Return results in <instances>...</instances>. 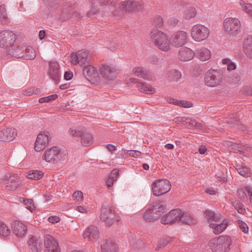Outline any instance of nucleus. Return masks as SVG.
<instances>
[{"instance_id":"f257e3e1","label":"nucleus","mask_w":252,"mask_h":252,"mask_svg":"<svg viewBox=\"0 0 252 252\" xmlns=\"http://www.w3.org/2000/svg\"><path fill=\"white\" fill-rule=\"evenodd\" d=\"M165 206L161 201L149 204L142 210L143 217L147 221H154L160 218L165 211Z\"/></svg>"},{"instance_id":"f03ea898","label":"nucleus","mask_w":252,"mask_h":252,"mask_svg":"<svg viewBox=\"0 0 252 252\" xmlns=\"http://www.w3.org/2000/svg\"><path fill=\"white\" fill-rule=\"evenodd\" d=\"M232 239L228 236H220L211 240L209 243L212 252H228L232 244Z\"/></svg>"},{"instance_id":"7ed1b4c3","label":"nucleus","mask_w":252,"mask_h":252,"mask_svg":"<svg viewBox=\"0 0 252 252\" xmlns=\"http://www.w3.org/2000/svg\"><path fill=\"white\" fill-rule=\"evenodd\" d=\"M150 38L152 42L159 50L167 52L170 49V41L165 33L155 29L150 32Z\"/></svg>"},{"instance_id":"20e7f679","label":"nucleus","mask_w":252,"mask_h":252,"mask_svg":"<svg viewBox=\"0 0 252 252\" xmlns=\"http://www.w3.org/2000/svg\"><path fill=\"white\" fill-rule=\"evenodd\" d=\"M24 50H26L25 46L16 40L9 47L7 52L8 54L16 58H30L33 57L34 54L32 49L29 51L31 54L26 56L23 55Z\"/></svg>"},{"instance_id":"39448f33","label":"nucleus","mask_w":252,"mask_h":252,"mask_svg":"<svg viewBox=\"0 0 252 252\" xmlns=\"http://www.w3.org/2000/svg\"><path fill=\"white\" fill-rule=\"evenodd\" d=\"M153 194L156 196L161 195L168 192L171 188L170 182L166 179L156 180L152 184Z\"/></svg>"},{"instance_id":"423d86ee","label":"nucleus","mask_w":252,"mask_h":252,"mask_svg":"<svg viewBox=\"0 0 252 252\" xmlns=\"http://www.w3.org/2000/svg\"><path fill=\"white\" fill-rule=\"evenodd\" d=\"M223 26L228 35L235 36L240 32L241 25L240 21L237 18H227L224 21Z\"/></svg>"},{"instance_id":"0eeeda50","label":"nucleus","mask_w":252,"mask_h":252,"mask_svg":"<svg viewBox=\"0 0 252 252\" xmlns=\"http://www.w3.org/2000/svg\"><path fill=\"white\" fill-rule=\"evenodd\" d=\"M190 33L195 41L200 42L208 37L210 31L207 27L203 25L196 24L191 28Z\"/></svg>"},{"instance_id":"6e6552de","label":"nucleus","mask_w":252,"mask_h":252,"mask_svg":"<svg viewBox=\"0 0 252 252\" xmlns=\"http://www.w3.org/2000/svg\"><path fill=\"white\" fill-rule=\"evenodd\" d=\"M222 75L220 71L214 69L209 70L205 75V84L211 87H215L220 84Z\"/></svg>"},{"instance_id":"1a4fd4ad","label":"nucleus","mask_w":252,"mask_h":252,"mask_svg":"<svg viewBox=\"0 0 252 252\" xmlns=\"http://www.w3.org/2000/svg\"><path fill=\"white\" fill-rule=\"evenodd\" d=\"M116 217L114 208L108 205H103L100 210V220L105 222L106 225L111 226L113 222V219Z\"/></svg>"},{"instance_id":"9d476101","label":"nucleus","mask_w":252,"mask_h":252,"mask_svg":"<svg viewBox=\"0 0 252 252\" xmlns=\"http://www.w3.org/2000/svg\"><path fill=\"white\" fill-rule=\"evenodd\" d=\"M83 74L92 84H98L100 82V74L93 65H86L83 69Z\"/></svg>"},{"instance_id":"9b49d317","label":"nucleus","mask_w":252,"mask_h":252,"mask_svg":"<svg viewBox=\"0 0 252 252\" xmlns=\"http://www.w3.org/2000/svg\"><path fill=\"white\" fill-rule=\"evenodd\" d=\"M144 3L141 0H127L121 2L119 7L126 11H139L143 8Z\"/></svg>"},{"instance_id":"f8f14e48","label":"nucleus","mask_w":252,"mask_h":252,"mask_svg":"<svg viewBox=\"0 0 252 252\" xmlns=\"http://www.w3.org/2000/svg\"><path fill=\"white\" fill-rule=\"evenodd\" d=\"M16 40V35L13 32L4 30L0 33V46L9 48Z\"/></svg>"},{"instance_id":"ddd939ff","label":"nucleus","mask_w":252,"mask_h":252,"mask_svg":"<svg viewBox=\"0 0 252 252\" xmlns=\"http://www.w3.org/2000/svg\"><path fill=\"white\" fill-rule=\"evenodd\" d=\"M71 63L74 64H79L84 65L89 62L90 56L88 51L79 50L77 53H73L70 56Z\"/></svg>"},{"instance_id":"4468645a","label":"nucleus","mask_w":252,"mask_h":252,"mask_svg":"<svg viewBox=\"0 0 252 252\" xmlns=\"http://www.w3.org/2000/svg\"><path fill=\"white\" fill-rule=\"evenodd\" d=\"M69 132L74 136L81 137V144L84 146H89L93 142V136L88 132L70 128Z\"/></svg>"},{"instance_id":"2eb2a0df","label":"nucleus","mask_w":252,"mask_h":252,"mask_svg":"<svg viewBox=\"0 0 252 252\" xmlns=\"http://www.w3.org/2000/svg\"><path fill=\"white\" fill-rule=\"evenodd\" d=\"M99 72L102 77L107 80H112L116 78L120 71L115 67L103 64L100 67Z\"/></svg>"},{"instance_id":"dca6fc26","label":"nucleus","mask_w":252,"mask_h":252,"mask_svg":"<svg viewBox=\"0 0 252 252\" xmlns=\"http://www.w3.org/2000/svg\"><path fill=\"white\" fill-rule=\"evenodd\" d=\"M67 156V150L58 146H53L47 149L44 154V158H64Z\"/></svg>"},{"instance_id":"f3484780","label":"nucleus","mask_w":252,"mask_h":252,"mask_svg":"<svg viewBox=\"0 0 252 252\" xmlns=\"http://www.w3.org/2000/svg\"><path fill=\"white\" fill-rule=\"evenodd\" d=\"M11 228L14 234L17 237H24L27 233V225L19 220H15L11 223Z\"/></svg>"},{"instance_id":"a211bd4d","label":"nucleus","mask_w":252,"mask_h":252,"mask_svg":"<svg viewBox=\"0 0 252 252\" xmlns=\"http://www.w3.org/2000/svg\"><path fill=\"white\" fill-rule=\"evenodd\" d=\"M187 33L184 31H178L174 33L170 37V43L175 47L183 45L187 41Z\"/></svg>"},{"instance_id":"6ab92c4d","label":"nucleus","mask_w":252,"mask_h":252,"mask_svg":"<svg viewBox=\"0 0 252 252\" xmlns=\"http://www.w3.org/2000/svg\"><path fill=\"white\" fill-rule=\"evenodd\" d=\"M44 241L45 252H61L58 243L51 235L45 236Z\"/></svg>"},{"instance_id":"aec40b11","label":"nucleus","mask_w":252,"mask_h":252,"mask_svg":"<svg viewBox=\"0 0 252 252\" xmlns=\"http://www.w3.org/2000/svg\"><path fill=\"white\" fill-rule=\"evenodd\" d=\"M84 239L91 242H95L99 237V232L97 227L94 225L89 226L84 232Z\"/></svg>"},{"instance_id":"412c9836","label":"nucleus","mask_w":252,"mask_h":252,"mask_svg":"<svg viewBox=\"0 0 252 252\" xmlns=\"http://www.w3.org/2000/svg\"><path fill=\"white\" fill-rule=\"evenodd\" d=\"M180 215V210L175 209L171 210L167 214L161 218V222L164 224L175 222L179 220Z\"/></svg>"},{"instance_id":"4be33fe9","label":"nucleus","mask_w":252,"mask_h":252,"mask_svg":"<svg viewBox=\"0 0 252 252\" xmlns=\"http://www.w3.org/2000/svg\"><path fill=\"white\" fill-rule=\"evenodd\" d=\"M17 135V131L13 128H4L0 130V141L10 142Z\"/></svg>"},{"instance_id":"5701e85b","label":"nucleus","mask_w":252,"mask_h":252,"mask_svg":"<svg viewBox=\"0 0 252 252\" xmlns=\"http://www.w3.org/2000/svg\"><path fill=\"white\" fill-rule=\"evenodd\" d=\"M226 146L229 148L228 150L230 152H243L244 154L245 153V151L247 152H249L250 153L249 155L247 156V155H244L245 157H252V148L246 146L245 145H242L241 146H239L238 144L234 143L232 142L227 141L225 143Z\"/></svg>"},{"instance_id":"b1692460","label":"nucleus","mask_w":252,"mask_h":252,"mask_svg":"<svg viewBox=\"0 0 252 252\" xmlns=\"http://www.w3.org/2000/svg\"><path fill=\"white\" fill-rule=\"evenodd\" d=\"M28 244L32 251L34 252H39L42 249V240L39 237L30 236L28 241Z\"/></svg>"},{"instance_id":"393cba45","label":"nucleus","mask_w":252,"mask_h":252,"mask_svg":"<svg viewBox=\"0 0 252 252\" xmlns=\"http://www.w3.org/2000/svg\"><path fill=\"white\" fill-rule=\"evenodd\" d=\"M228 226V220L223 219L221 221L220 218V221L218 222H210L209 226L212 229L213 232L216 234H220L222 233Z\"/></svg>"},{"instance_id":"a878e982","label":"nucleus","mask_w":252,"mask_h":252,"mask_svg":"<svg viewBox=\"0 0 252 252\" xmlns=\"http://www.w3.org/2000/svg\"><path fill=\"white\" fill-rule=\"evenodd\" d=\"M247 193L248 194L250 203L252 205V188L249 185L244 187L243 189H239L237 190V194L243 202L248 200Z\"/></svg>"},{"instance_id":"bb28decb","label":"nucleus","mask_w":252,"mask_h":252,"mask_svg":"<svg viewBox=\"0 0 252 252\" xmlns=\"http://www.w3.org/2000/svg\"><path fill=\"white\" fill-rule=\"evenodd\" d=\"M195 53L190 48L184 47L180 49L178 58L181 61L186 62L192 59Z\"/></svg>"},{"instance_id":"cd10ccee","label":"nucleus","mask_w":252,"mask_h":252,"mask_svg":"<svg viewBox=\"0 0 252 252\" xmlns=\"http://www.w3.org/2000/svg\"><path fill=\"white\" fill-rule=\"evenodd\" d=\"M49 73L51 78L58 81L60 77L59 65L57 62H51L49 63Z\"/></svg>"},{"instance_id":"c85d7f7f","label":"nucleus","mask_w":252,"mask_h":252,"mask_svg":"<svg viewBox=\"0 0 252 252\" xmlns=\"http://www.w3.org/2000/svg\"><path fill=\"white\" fill-rule=\"evenodd\" d=\"M243 49L246 56L249 58H252V36H248L244 39Z\"/></svg>"},{"instance_id":"c756f323","label":"nucleus","mask_w":252,"mask_h":252,"mask_svg":"<svg viewBox=\"0 0 252 252\" xmlns=\"http://www.w3.org/2000/svg\"><path fill=\"white\" fill-rule=\"evenodd\" d=\"M195 55L202 61L209 60L211 57L210 51L208 49L204 47H201L197 49L195 52Z\"/></svg>"},{"instance_id":"7c9ffc66","label":"nucleus","mask_w":252,"mask_h":252,"mask_svg":"<svg viewBox=\"0 0 252 252\" xmlns=\"http://www.w3.org/2000/svg\"><path fill=\"white\" fill-rule=\"evenodd\" d=\"M132 72L135 76L141 77L145 80H148L151 78L150 73L142 67H135L133 69Z\"/></svg>"},{"instance_id":"2f4dec72","label":"nucleus","mask_w":252,"mask_h":252,"mask_svg":"<svg viewBox=\"0 0 252 252\" xmlns=\"http://www.w3.org/2000/svg\"><path fill=\"white\" fill-rule=\"evenodd\" d=\"M182 76L181 73L176 69H171L167 71L166 77L170 82H177Z\"/></svg>"},{"instance_id":"473e14b6","label":"nucleus","mask_w":252,"mask_h":252,"mask_svg":"<svg viewBox=\"0 0 252 252\" xmlns=\"http://www.w3.org/2000/svg\"><path fill=\"white\" fill-rule=\"evenodd\" d=\"M179 220L188 224H194L196 222V220L189 213H183L181 210Z\"/></svg>"},{"instance_id":"72a5a7b5","label":"nucleus","mask_w":252,"mask_h":252,"mask_svg":"<svg viewBox=\"0 0 252 252\" xmlns=\"http://www.w3.org/2000/svg\"><path fill=\"white\" fill-rule=\"evenodd\" d=\"M205 214L209 224H210V222H218L220 221V215L215 214L213 212L210 210L206 211Z\"/></svg>"},{"instance_id":"f704fd0d","label":"nucleus","mask_w":252,"mask_h":252,"mask_svg":"<svg viewBox=\"0 0 252 252\" xmlns=\"http://www.w3.org/2000/svg\"><path fill=\"white\" fill-rule=\"evenodd\" d=\"M102 252H115V246L109 240H107L101 245Z\"/></svg>"},{"instance_id":"c9c22d12","label":"nucleus","mask_w":252,"mask_h":252,"mask_svg":"<svg viewBox=\"0 0 252 252\" xmlns=\"http://www.w3.org/2000/svg\"><path fill=\"white\" fill-rule=\"evenodd\" d=\"M36 141L47 146L49 141V133L47 131L41 132L37 135Z\"/></svg>"},{"instance_id":"e433bc0d","label":"nucleus","mask_w":252,"mask_h":252,"mask_svg":"<svg viewBox=\"0 0 252 252\" xmlns=\"http://www.w3.org/2000/svg\"><path fill=\"white\" fill-rule=\"evenodd\" d=\"M44 173L41 171L37 170H32L29 171L27 175V177L32 180H39L43 176Z\"/></svg>"},{"instance_id":"4c0bfd02","label":"nucleus","mask_w":252,"mask_h":252,"mask_svg":"<svg viewBox=\"0 0 252 252\" xmlns=\"http://www.w3.org/2000/svg\"><path fill=\"white\" fill-rule=\"evenodd\" d=\"M7 19L5 6L4 4L0 6V24H5Z\"/></svg>"},{"instance_id":"58836bf2","label":"nucleus","mask_w":252,"mask_h":252,"mask_svg":"<svg viewBox=\"0 0 252 252\" xmlns=\"http://www.w3.org/2000/svg\"><path fill=\"white\" fill-rule=\"evenodd\" d=\"M137 88L140 92H143L144 93L151 94L155 92L154 89H153L141 82H140V83L138 84Z\"/></svg>"},{"instance_id":"ea45409f","label":"nucleus","mask_w":252,"mask_h":252,"mask_svg":"<svg viewBox=\"0 0 252 252\" xmlns=\"http://www.w3.org/2000/svg\"><path fill=\"white\" fill-rule=\"evenodd\" d=\"M196 11L194 7H191L187 9L184 13V18L185 19L189 20L195 16Z\"/></svg>"},{"instance_id":"a19ab883","label":"nucleus","mask_w":252,"mask_h":252,"mask_svg":"<svg viewBox=\"0 0 252 252\" xmlns=\"http://www.w3.org/2000/svg\"><path fill=\"white\" fill-rule=\"evenodd\" d=\"M172 240L171 238L165 237L161 238L158 241L156 250L158 251L160 249L165 247Z\"/></svg>"},{"instance_id":"79ce46f5","label":"nucleus","mask_w":252,"mask_h":252,"mask_svg":"<svg viewBox=\"0 0 252 252\" xmlns=\"http://www.w3.org/2000/svg\"><path fill=\"white\" fill-rule=\"evenodd\" d=\"M123 157H131V158H136L141 156V153L136 150H126L122 154Z\"/></svg>"},{"instance_id":"37998d69","label":"nucleus","mask_w":252,"mask_h":252,"mask_svg":"<svg viewBox=\"0 0 252 252\" xmlns=\"http://www.w3.org/2000/svg\"><path fill=\"white\" fill-rule=\"evenodd\" d=\"M10 233V230L3 222L0 221V235L4 237L8 236Z\"/></svg>"},{"instance_id":"c03bdc74","label":"nucleus","mask_w":252,"mask_h":252,"mask_svg":"<svg viewBox=\"0 0 252 252\" xmlns=\"http://www.w3.org/2000/svg\"><path fill=\"white\" fill-rule=\"evenodd\" d=\"M79 16L78 13L74 11L69 10L68 12L67 15L65 16V13L63 11L62 12L61 18L63 19V20H65L66 19L69 18H76Z\"/></svg>"},{"instance_id":"a18cd8bd","label":"nucleus","mask_w":252,"mask_h":252,"mask_svg":"<svg viewBox=\"0 0 252 252\" xmlns=\"http://www.w3.org/2000/svg\"><path fill=\"white\" fill-rule=\"evenodd\" d=\"M239 3L243 10L249 14H251V13L252 12V4L245 3V2L242 0L240 1Z\"/></svg>"},{"instance_id":"49530a36","label":"nucleus","mask_w":252,"mask_h":252,"mask_svg":"<svg viewBox=\"0 0 252 252\" xmlns=\"http://www.w3.org/2000/svg\"><path fill=\"white\" fill-rule=\"evenodd\" d=\"M40 93V91L39 89L32 87L27 89L24 92V94L25 95L30 96L33 94H38Z\"/></svg>"},{"instance_id":"de8ad7c7","label":"nucleus","mask_w":252,"mask_h":252,"mask_svg":"<svg viewBox=\"0 0 252 252\" xmlns=\"http://www.w3.org/2000/svg\"><path fill=\"white\" fill-rule=\"evenodd\" d=\"M153 24L157 28L162 27L163 25V19L161 17L157 16L154 17L153 21Z\"/></svg>"},{"instance_id":"09e8293b","label":"nucleus","mask_w":252,"mask_h":252,"mask_svg":"<svg viewBox=\"0 0 252 252\" xmlns=\"http://www.w3.org/2000/svg\"><path fill=\"white\" fill-rule=\"evenodd\" d=\"M238 225L240 229L245 233H248L249 227L247 224L241 220H238Z\"/></svg>"},{"instance_id":"8fccbe9b","label":"nucleus","mask_w":252,"mask_h":252,"mask_svg":"<svg viewBox=\"0 0 252 252\" xmlns=\"http://www.w3.org/2000/svg\"><path fill=\"white\" fill-rule=\"evenodd\" d=\"M240 119L237 116H235V115H233L232 116L226 118L225 122L230 125H237V123H238Z\"/></svg>"},{"instance_id":"3c124183","label":"nucleus","mask_w":252,"mask_h":252,"mask_svg":"<svg viewBox=\"0 0 252 252\" xmlns=\"http://www.w3.org/2000/svg\"><path fill=\"white\" fill-rule=\"evenodd\" d=\"M58 161V160H56V158H42L41 166H46L48 163L50 164H55Z\"/></svg>"},{"instance_id":"603ef678","label":"nucleus","mask_w":252,"mask_h":252,"mask_svg":"<svg viewBox=\"0 0 252 252\" xmlns=\"http://www.w3.org/2000/svg\"><path fill=\"white\" fill-rule=\"evenodd\" d=\"M25 48H26V50H24V52H23L24 55H25V56L26 55H30L31 54V53L29 52V51L31 50V49L32 50V51L34 53L33 54L34 55L32 58H24V59H26V60H32V59H33L34 58H35V57H36V53H35V51H34L33 48H32V47L26 46H25Z\"/></svg>"},{"instance_id":"864d4df0","label":"nucleus","mask_w":252,"mask_h":252,"mask_svg":"<svg viewBox=\"0 0 252 252\" xmlns=\"http://www.w3.org/2000/svg\"><path fill=\"white\" fill-rule=\"evenodd\" d=\"M22 200H23V203L26 205H27L29 202L31 206H29L28 210L31 212H32L35 209V206L34 205L33 201L32 199H26L24 198H22Z\"/></svg>"},{"instance_id":"5fc2aeb1","label":"nucleus","mask_w":252,"mask_h":252,"mask_svg":"<svg viewBox=\"0 0 252 252\" xmlns=\"http://www.w3.org/2000/svg\"><path fill=\"white\" fill-rule=\"evenodd\" d=\"M238 173L243 177H249L251 174V173L248 172L247 168L244 167H239L237 169Z\"/></svg>"},{"instance_id":"6e6d98bb","label":"nucleus","mask_w":252,"mask_h":252,"mask_svg":"<svg viewBox=\"0 0 252 252\" xmlns=\"http://www.w3.org/2000/svg\"><path fill=\"white\" fill-rule=\"evenodd\" d=\"M72 196L77 201H81L83 198V193L81 191H77L73 193Z\"/></svg>"},{"instance_id":"4d7b16f0","label":"nucleus","mask_w":252,"mask_h":252,"mask_svg":"<svg viewBox=\"0 0 252 252\" xmlns=\"http://www.w3.org/2000/svg\"><path fill=\"white\" fill-rule=\"evenodd\" d=\"M112 180L116 181L119 177V171L114 169L108 176Z\"/></svg>"},{"instance_id":"13d9d810","label":"nucleus","mask_w":252,"mask_h":252,"mask_svg":"<svg viewBox=\"0 0 252 252\" xmlns=\"http://www.w3.org/2000/svg\"><path fill=\"white\" fill-rule=\"evenodd\" d=\"M178 106L183 107L184 108H189L193 106L192 103L188 101L179 100Z\"/></svg>"},{"instance_id":"bf43d9fd","label":"nucleus","mask_w":252,"mask_h":252,"mask_svg":"<svg viewBox=\"0 0 252 252\" xmlns=\"http://www.w3.org/2000/svg\"><path fill=\"white\" fill-rule=\"evenodd\" d=\"M34 145V149L37 152H40L44 149L46 146L43 145L42 143H40L38 141H35Z\"/></svg>"},{"instance_id":"052dcab7","label":"nucleus","mask_w":252,"mask_h":252,"mask_svg":"<svg viewBox=\"0 0 252 252\" xmlns=\"http://www.w3.org/2000/svg\"><path fill=\"white\" fill-rule=\"evenodd\" d=\"M18 177V176L17 174L9 173L6 175V178L7 179V181H14L16 180Z\"/></svg>"},{"instance_id":"680f3d73","label":"nucleus","mask_w":252,"mask_h":252,"mask_svg":"<svg viewBox=\"0 0 252 252\" xmlns=\"http://www.w3.org/2000/svg\"><path fill=\"white\" fill-rule=\"evenodd\" d=\"M48 220L52 223H55L60 221V218L57 216H51L48 218Z\"/></svg>"},{"instance_id":"e2e57ef3","label":"nucleus","mask_w":252,"mask_h":252,"mask_svg":"<svg viewBox=\"0 0 252 252\" xmlns=\"http://www.w3.org/2000/svg\"><path fill=\"white\" fill-rule=\"evenodd\" d=\"M189 118L188 117H178L175 118L174 119V121L176 123H184L186 122L187 121L189 120Z\"/></svg>"},{"instance_id":"0e129e2a","label":"nucleus","mask_w":252,"mask_h":252,"mask_svg":"<svg viewBox=\"0 0 252 252\" xmlns=\"http://www.w3.org/2000/svg\"><path fill=\"white\" fill-rule=\"evenodd\" d=\"M159 58L156 55H152L149 59V62L154 64H157L158 62Z\"/></svg>"},{"instance_id":"69168bd1","label":"nucleus","mask_w":252,"mask_h":252,"mask_svg":"<svg viewBox=\"0 0 252 252\" xmlns=\"http://www.w3.org/2000/svg\"><path fill=\"white\" fill-rule=\"evenodd\" d=\"M73 77V73L71 71H67L65 72L64 74V79L69 80L72 79Z\"/></svg>"},{"instance_id":"338daca9","label":"nucleus","mask_w":252,"mask_h":252,"mask_svg":"<svg viewBox=\"0 0 252 252\" xmlns=\"http://www.w3.org/2000/svg\"><path fill=\"white\" fill-rule=\"evenodd\" d=\"M244 93L247 95H252V86H247L244 89Z\"/></svg>"},{"instance_id":"774afa93","label":"nucleus","mask_w":252,"mask_h":252,"mask_svg":"<svg viewBox=\"0 0 252 252\" xmlns=\"http://www.w3.org/2000/svg\"><path fill=\"white\" fill-rule=\"evenodd\" d=\"M240 76L238 74H236L235 76H233L232 78V83L237 84L240 81Z\"/></svg>"}]
</instances>
